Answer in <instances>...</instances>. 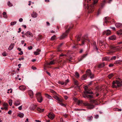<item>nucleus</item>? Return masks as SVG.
Wrapping results in <instances>:
<instances>
[{"label": "nucleus", "instance_id": "f257e3e1", "mask_svg": "<svg viewBox=\"0 0 122 122\" xmlns=\"http://www.w3.org/2000/svg\"><path fill=\"white\" fill-rule=\"evenodd\" d=\"M98 2V0H95L94 1L93 3L90 5L88 4L87 5V8L88 10V13H92L93 11L94 5L97 3Z\"/></svg>", "mask_w": 122, "mask_h": 122}, {"label": "nucleus", "instance_id": "f03ea898", "mask_svg": "<svg viewBox=\"0 0 122 122\" xmlns=\"http://www.w3.org/2000/svg\"><path fill=\"white\" fill-rule=\"evenodd\" d=\"M93 93V92L90 91L88 89V90L85 91L84 92V93L83 95V97L86 98H92L93 97V96L87 94H92Z\"/></svg>", "mask_w": 122, "mask_h": 122}, {"label": "nucleus", "instance_id": "7ed1b4c3", "mask_svg": "<svg viewBox=\"0 0 122 122\" xmlns=\"http://www.w3.org/2000/svg\"><path fill=\"white\" fill-rule=\"evenodd\" d=\"M36 97L38 101L39 102H41L43 101V98L41 95V93L38 92L36 94Z\"/></svg>", "mask_w": 122, "mask_h": 122}, {"label": "nucleus", "instance_id": "20e7f679", "mask_svg": "<svg viewBox=\"0 0 122 122\" xmlns=\"http://www.w3.org/2000/svg\"><path fill=\"white\" fill-rule=\"evenodd\" d=\"M86 74L89 76L91 78H92L94 77V75L92 73L90 70L89 69L87 70L86 71Z\"/></svg>", "mask_w": 122, "mask_h": 122}, {"label": "nucleus", "instance_id": "39448f33", "mask_svg": "<svg viewBox=\"0 0 122 122\" xmlns=\"http://www.w3.org/2000/svg\"><path fill=\"white\" fill-rule=\"evenodd\" d=\"M73 26V25L71 24L70 25H66L65 27V28L67 29L66 30H70L72 29Z\"/></svg>", "mask_w": 122, "mask_h": 122}, {"label": "nucleus", "instance_id": "423d86ee", "mask_svg": "<svg viewBox=\"0 0 122 122\" xmlns=\"http://www.w3.org/2000/svg\"><path fill=\"white\" fill-rule=\"evenodd\" d=\"M48 116L50 119L53 120L54 117L55 115L52 112H50Z\"/></svg>", "mask_w": 122, "mask_h": 122}, {"label": "nucleus", "instance_id": "0eeeda50", "mask_svg": "<svg viewBox=\"0 0 122 122\" xmlns=\"http://www.w3.org/2000/svg\"><path fill=\"white\" fill-rule=\"evenodd\" d=\"M117 81H113L112 83V87L113 88H117L118 87L117 86Z\"/></svg>", "mask_w": 122, "mask_h": 122}, {"label": "nucleus", "instance_id": "6e6552de", "mask_svg": "<svg viewBox=\"0 0 122 122\" xmlns=\"http://www.w3.org/2000/svg\"><path fill=\"white\" fill-rule=\"evenodd\" d=\"M69 31H66L65 33H63L61 37V39H63L65 38L67 36V34L68 33Z\"/></svg>", "mask_w": 122, "mask_h": 122}, {"label": "nucleus", "instance_id": "1a4fd4ad", "mask_svg": "<svg viewBox=\"0 0 122 122\" xmlns=\"http://www.w3.org/2000/svg\"><path fill=\"white\" fill-rule=\"evenodd\" d=\"M115 25L117 28H122V24L121 23H117L115 24Z\"/></svg>", "mask_w": 122, "mask_h": 122}, {"label": "nucleus", "instance_id": "9d476101", "mask_svg": "<svg viewBox=\"0 0 122 122\" xmlns=\"http://www.w3.org/2000/svg\"><path fill=\"white\" fill-rule=\"evenodd\" d=\"M8 104L4 102L3 103V106L5 110H8Z\"/></svg>", "mask_w": 122, "mask_h": 122}, {"label": "nucleus", "instance_id": "9b49d317", "mask_svg": "<svg viewBox=\"0 0 122 122\" xmlns=\"http://www.w3.org/2000/svg\"><path fill=\"white\" fill-rule=\"evenodd\" d=\"M28 92L30 97L31 98H32L33 97V91L31 90H30L28 91Z\"/></svg>", "mask_w": 122, "mask_h": 122}, {"label": "nucleus", "instance_id": "f8f14e48", "mask_svg": "<svg viewBox=\"0 0 122 122\" xmlns=\"http://www.w3.org/2000/svg\"><path fill=\"white\" fill-rule=\"evenodd\" d=\"M103 35L106 34L107 36H108L110 35L111 34L110 31H104L103 32Z\"/></svg>", "mask_w": 122, "mask_h": 122}, {"label": "nucleus", "instance_id": "ddd939ff", "mask_svg": "<svg viewBox=\"0 0 122 122\" xmlns=\"http://www.w3.org/2000/svg\"><path fill=\"white\" fill-rule=\"evenodd\" d=\"M116 38V37L115 36L113 35L109 37V39L111 40H115Z\"/></svg>", "mask_w": 122, "mask_h": 122}, {"label": "nucleus", "instance_id": "4468645a", "mask_svg": "<svg viewBox=\"0 0 122 122\" xmlns=\"http://www.w3.org/2000/svg\"><path fill=\"white\" fill-rule=\"evenodd\" d=\"M55 62L53 61H51L50 62H46L45 64L46 65H51L54 64Z\"/></svg>", "mask_w": 122, "mask_h": 122}, {"label": "nucleus", "instance_id": "2eb2a0df", "mask_svg": "<svg viewBox=\"0 0 122 122\" xmlns=\"http://www.w3.org/2000/svg\"><path fill=\"white\" fill-rule=\"evenodd\" d=\"M19 88L20 90L23 91L26 89V87L25 86H19Z\"/></svg>", "mask_w": 122, "mask_h": 122}, {"label": "nucleus", "instance_id": "dca6fc26", "mask_svg": "<svg viewBox=\"0 0 122 122\" xmlns=\"http://www.w3.org/2000/svg\"><path fill=\"white\" fill-rule=\"evenodd\" d=\"M53 97L57 100L58 101L60 102H61L62 101V100L61 99L59 98L58 97L56 96H55Z\"/></svg>", "mask_w": 122, "mask_h": 122}, {"label": "nucleus", "instance_id": "f3484780", "mask_svg": "<svg viewBox=\"0 0 122 122\" xmlns=\"http://www.w3.org/2000/svg\"><path fill=\"white\" fill-rule=\"evenodd\" d=\"M31 16L33 18H36L37 15V14L36 12H33L31 15Z\"/></svg>", "mask_w": 122, "mask_h": 122}, {"label": "nucleus", "instance_id": "a211bd4d", "mask_svg": "<svg viewBox=\"0 0 122 122\" xmlns=\"http://www.w3.org/2000/svg\"><path fill=\"white\" fill-rule=\"evenodd\" d=\"M15 45V44L14 43L11 44L9 46L8 49L9 50H12Z\"/></svg>", "mask_w": 122, "mask_h": 122}, {"label": "nucleus", "instance_id": "6ab92c4d", "mask_svg": "<svg viewBox=\"0 0 122 122\" xmlns=\"http://www.w3.org/2000/svg\"><path fill=\"white\" fill-rule=\"evenodd\" d=\"M20 104V102L19 100H17L14 103L15 105L16 106H17Z\"/></svg>", "mask_w": 122, "mask_h": 122}, {"label": "nucleus", "instance_id": "aec40b11", "mask_svg": "<svg viewBox=\"0 0 122 122\" xmlns=\"http://www.w3.org/2000/svg\"><path fill=\"white\" fill-rule=\"evenodd\" d=\"M87 76L86 74H84L81 76V79L82 80H85L86 79Z\"/></svg>", "mask_w": 122, "mask_h": 122}, {"label": "nucleus", "instance_id": "412c9836", "mask_svg": "<svg viewBox=\"0 0 122 122\" xmlns=\"http://www.w3.org/2000/svg\"><path fill=\"white\" fill-rule=\"evenodd\" d=\"M45 96L49 99H52V97L46 93L45 94Z\"/></svg>", "mask_w": 122, "mask_h": 122}, {"label": "nucleus", "instance_id": "4be33fe9", "mask_svg": "<svg viewBox=\"0 0 122 122\" xmlns=\"http://www.w3.org/2000/svg\"><path fill=\"white\" fill-rule=\"evenodd\" d=\"M117 82L118 84H117L118 87H119L121 86L122 85V82L121 81H117Z\"/></svg>", "mask_w": 122, "mask_h": 122}, {"label": "nucleus", "instance_id": "5701e85b", "mask_svg": "<svg viewBox=\"0 0 122 122\" xmlns=\"http://www.w3.org/2000/svg\"><path fill=\"white\" fill-rule=\"evenodd\" d=\"M94 107V105L89 104L88 107V108L89 109H93Z\"/></svg>", "mask_w": 122, "mask_h": 122}, {"label": "nucleus", "instance_id": "b1692460", "mask_svg": "<svg viewBox=\"0 0 122 122\" xmlns=\"http://www.w3.org/2000/svg\"><path fill=\"white\" fill-rule=\"evenodd\" d=\"M122 62V60H118L116 61L114 63V64H120V62Z\"/></svg>", "mask_w": 122, "mask_h": 122}, {"label": "nucleus", "instance_id": "393cba45", "mask_svg": "<svg viewBox=\"0 0 122 122\" xmlns=\"http://www.w3.org/2000/svg\"><path fill=\"white\" fill-rule=\"evenodd\" d=\"M105 66V64L104 63H102L100 64L99 65V68H101Z\"/></svg>", "mask_w": 122, "mask_h": 122}, {"label": "nucleus", "instance_id": "a878e982", "mask_svg": "<svg viewBox=\"0 0 122 122\" xmlns=\"http://www.w3.org/2000/svg\"><path fill=\"white\" fill-rule=\"evenodd\" d=\"M37 110L40 112H42L44 111V109H41L40 108L38 107L37 108Z\"/></svg>", "mask_w": 122, "mask_h": 122}, {"label": "nucleus", "instance_id": "bb28decb", "mask_svg": "<svg viewBox=\"0 0 122 122\" xmlns=\"http://www.w3.org/2000/svg\"><path fill=\"white\" fill-rule=\"evenodd\" d=\"M114 75V73H111L108 76V77L110 79Z\"/></svg>", "mask_w": 122, "mask_h": 122}, {"label": "nucleus", "instance_id": "cd10ccee", "mask_svg": "<svg viewBox=\"0 0 122 122\" xmlns=\"http://www.w3.org/2000/svg\"><path fill=\"white\" fill-rule=\"evenodd\" d=\"M26 35L27 36L30 35V36H33L32 34L29 31H28L26 33Z\"/></svg>", "mask_w": 122, "mask_h": 122}, {"label": "nucleus", "instance_id": "c85d7f7f", "mask_svg": "<svg viewBox=\"0 0 122 122\" xmlns=\"http://www.w3.org/2000/svg\"><path fill=\"white\" fill-rule=\"evenodd\" d=\"M117 33L118 35H121L122 34V31H117Z\"/></svg>", "mask_w": 122, "mask_h": 122}, {"label": "nucleus", "instance_id": "c756f323", "mask_svg": "<svg viewBox=\"0 0 122 122\" xmlns=\"http://www.w3.org/2000/svg\"><path fill=\"white\" fill-rule=\"evenodd\" d=\"M109 18L108 17H106L104 19V21L105 23H107L108 21V20L109 19Z\"/></svg>", "mask_w": 122, "mask_h": 122}, {"label": "nucleus", "instance_id": "7c9ffc66", "mask_svg": "<svg viewBox=\"0 0 122 122\" xmlns=\"http://www.w3.org/2000/svg\"><path fill=\"white\" fill-rule=\"evenodd\" d=\"M75 76L76 77L78 78L79 77V74L76 71L75 72Z\"/></svg>", "mask_w": 122, "mask_h": 122}, {"label": "nucleus", "instance_id": "2f4dec72", "mask_svg": "<svg viewBox=\"0 0 122 122\" xmlns=\"http://www.w3.org/2000/svg\"><path fill=\"white\" fill-rule=\"evenodd\" d=\"M83 104L84 106H87V107L89 105V104L87 102H84L83 103Z\"/></svg>", "mask_w": 122, "mask_h": 122}, {"label": "nucleus", "instance_id": "473e14b6", "mask_svg": "<svg viewBox=\"0 0 122 122\" xmlns=\"http://www.w3.org/2000/svg\"><path fill=\"white\" fill-rule=\"evenodd\" d=\"M9 104L10 106H11L12 105V101L11 100H10L9 101Z\"/></svg>", "mask_w": 122, "mask_h": 122}, {"label": "nucleus", "instance_id": "72a5a7b5", "mask_svg": "<svg viewBox=\"0 0 122 122\" xmlns=\"http://www.w3.org/2000/svg\"><path fill=\"white\" fill-rule=\"evenodd\" d=\"M7 4L8 5L9 7H11L13 6V5L12 3H11L9 1H8L7 3Z\"/></svg>", "mask_w": 122, "mask_h": 122}, {"label": "nucleus", "instance_id": "f704fd0d", "mask_svg": "<svg viewBox=\"0 0 122 122\" xmlns=\"http://www.w3.org/2000/svg\"><path fill=\"white\" fill-rule=\"evenodd\" d=\"M24 116V114L22 113H20L19 114V116L20 117H22Z\"/></svg>", "mask_w": 122, "mask_h": 122}, {"label": "nucleus", "instance_id": "c9c22d12", "mask_svg": "<svg viewBox=\"0 0 122 122\" xmlns=\"http://www.w3.org/2000/svg\"><path fill=\"white\" fill-rule=\"evenodd\" d=\"M82 103V101H81V100H78L77 103V104L78 105H80L81 104V103Z\"/></svg>", "mask_w": 122, "mask_h": 122}, {"label": "nucleus", "instance_id": "e433bc0d", "mask_svg": "<svg viewBox=\"0 0 122 122\" xmlns=\"http://www.w3.org/2000/svg\"><path fill=\"white\" fill-rule=\"evenodd\" d=\"M63 45V43H61V44L59 45L58 46V47H57V49L58 50L57 51H60L61 50L59 49V48L62 45Z\"/></svg>", "mask_w": 122, "mask_h": 122}, {"label": "nucleus", "instance_id": "4c0bfd02", "mask_svg": "<svg viewBox=\"0 0 122 122\" xmlns=\"http://www.w3.org/2000/svg\"><path fill=\"white\" fill-rule=\"evenodd\" d=\"M56 36L54 35L52 36L51 38V39L52 40H53L56 38Z\"/></svg>", "mask_w": 122, "mask_h": 122}, {"label": "nucleus", "instance_id": "58836bf2", "mask_svg": "<svg viewBox=\"0 0 122 122\" xmlns=\"http://www.w3.org/2000/svg\"><path fill=\"white\" fill-rule=\"evenodd\" d=\"M58 83L59 84H60L61 85H65V82L63 81H59L58 82Z\"/></svg>", "mask_w": 122, "mask_h": 122}, {"label": "nucleus", "instance_id": "ea45409f", "mask_svg": "<svg viewBox=\"0 0 122 122\" xmlns=\"http://www.w3.org/2000/svg\"><path fill=\"white\" fill-rule=\"evenodd\" d=\"M74 83L76 85H78V81L76 80H74Z\"/></svg>", "mask_w": 122, "mask_h": 122}, {"label": "nucleus", "instance_id": "a19ab883", "mask_svg": "<svg viewBox=\"0 0 122 122\" xmlns=\"http://www.w3.org/2000/svg\"><path fill=\"white\" fill-rule=\"evenodd\" d=\"M116 58V56H114L113 57H112L111 58L110 60H115Z\"/></svg>", "mask_w": 122, "mask_h": 122}, {"label": "nucleus", "instance_id": "79ce46f5", "mask_svg": "<svg viewBox=\"0 0 122 122\" xmlns=\"http://www.w3.org/2000/svg\"><path fill=\"white\" fill-rule=\"evenodd\" d=\"M16 23V21H15L14 22H11L10 25H15Z\"/></svg>", "mask_w": 122, "mask_h": 122}, {"label": "nucleus", "instance_id": "37998d69", "mask_svg": "<svg viewBox=\"0 0 122 122\" xmlns=\"http://www.w3.org/2000/svg\"><path fill=\"white\" fill-rule=\"evenodd\" d=\"M88 86H85L84 87V90H85L84 92H85V91L87 90H88Z\"/></svg>", "mask_w": 122, "mask_h": 122}, {"label": "nucleus", "instance_id": "c03bdc74", "mask_svg": "<svg viewBox=\"0 0 122 122\" xmlns=\"http://www.w3.org/2000/svg\"><path fill=\"white\" fill-rule=\"evenodd\" d=\"M3 56H5L7 55V54L5 52H4L2 54Z\"/></svg>", "mask_w": 122, "mask_h": 122}, {"label": "nucleus", "instance_id": "a18cd8bd", "mask_svg": "<svg viewBox=\"0 0 122 122\" xmlns=\"http://www.w3.org/2000/svg\"><path fill=\"white\" fill-rule=\"evenodd\" d=\"M40 54V53L36 51L34 52V54L36 55H39Z\"/></svg>", "mask_w": 122, "mask_h": 122}, {"label": "nucleus", "instance_id": "49530a36", "mask_svg": "<svg viewBox=\"0 0 122 122\" xmlns=\"http://www.w3.org/2000/svg\"><path fill=\"white\" fill-rule=\"evenodd\" d=\"M69 82V79H67L65 82V85H66L68 82Z\"/></svg>", "mask_w": 122, "mask_h": 122}, {"label": "nucleus", "instance_id": "de8ad7c7", "mask_svg": "<svg viewBox=\"0 0 122 122\" xmlns=\"http://www.w3.org/2000/svg\"><path fill=\"white\" fill-rule=\"evenodd\" d=\"M102 60L103 61H107L108 60V59L107 57H105L103 58Z\"/></svg>", "mask_w": 122, "mask_h": 122}, {"label": "nucleus", "instance_id": "09e8293b", "mask_svg": "<svg viewBox=\"0 0 122 122\" xmlns=\"http://www.w3.org/2000/svg\"><path fill=\"white\" fill-rule=\"evenodd\" d=\"M93 118V117L92 116H91L90 117H88V119L89 120H90L91 119H92Z\"/></svg>", "mask_w": 122, "mask_h": 122}, {"label": "nucleus", "instance_id": "8fccbe9b", "mask_svg": "<svg viewBox=\"0 0 122 122\" xmlns=\"http://www.w3.org/2000/svg\"><path fill=\"white\" fill-rule=\"evenodd\" d=\"M28 48L29 50H30L32 49V47L31 46H30L28 47Z\"/></svg>", "mask_w": 122, "mask_h": 122}, {"label": "nucleus", "instance_id": "3c124183", "mask_svg": "<svg viewBox=\"0 0 122 122\" xmlns=\"http://www.w3.org/2000/svg\"><path fill=\"white\" fill-rule=\"evenodd\" d=\"M101 13V10L100 9H99L98 10L97 15H98Z\"/></svg>", "mask_w": 122, "mask_h": 122}, {"label": "nucleus", "instance_id": "603ef678", "mask_svg": "<svg viewBox=\"0 0 122 122\" xmlns=\"http://www.w3.org/2000/svg\"><path fill=\"white\" fill-rule=\"evenodd\" d=\"M23 54V52L22 51H21L19 53V54L20 55H22Z\"/></svg>", "mask_w": 122, "mask_h": 122}, {"label": "nucleus", "instance_id": "864d4df0", "mask_svg": "<svg viewBox=\"0 0 122 122\" xmlns=\"http://www.w3.org/2000/svg\"><path fill=\"white\" fill-rule=\"evenodd\" d=\"M22 105H21V106H20V107H18V108L19 109V110H21L22 109Z\"/></svg>", "mask_w": 122, "mask_h": 122}, {"label": "nucleus", "instance_id": "5fc2aeb1", "mask_svg": "<svg viewBox=\"0 0 122 122\" xmlns=\"http://www.w3.org/2000/svg\"><path fill=\"white\" fill-rule=\"evenodd\" d=\"M113 66H114L113 64H109V66L110 67H112Z\"/></svg>", "mask_w": 122, "mask_h": 122}, {"label": "nucleus", "instance_id": "6e6d98bb", "mask_svg": "<svg viewBox=\"0 0 122 122\" xmlns=\"http://www.w3.org/2000/svg\"><path fill=\"white\" fill-rule=\"evenodd\" d=\"M90 102H93V103H94V102H95V101L94 100H90Z\"/></svg>", "mask_w": 122, "mask_h": 122}, {"label": "nucleus", "instance_id": "4d7b16f0", "mask_svg": "<svg viewBox=\"0 0 122 122\" xmlns=\"http://www.w3.org/2000/svg\"><path fill=\"white\" fill-rule=\"evenodd\" d=\"M24 59V57H22L19 59V61H21V60H23Z\"/></svg>", "mask_w": 122, "mask_h": 122}, {"label": "nucleus", "instance_id": "13d9d810", "mask_svg": "<svg viewBox=\"0 0 122 122\" xmlns=\"http://www.w3.org/2000/svg\"><path fill=\"white\" fill-rule=\"evenodd\" d=\"M99 117V115H96L95 116V117L96 119L98 118Z\"/></svg>", "mask_w": 122, "mask_h": 122}, {"label": "nucleus", "instance_id": "bf43d9fd", "mask_svg": "<svg viewBox=\"0 0 122 122\" xmlns=\"http://www.w3.org/2000/svg\"><path fill=\"white\" fill-rule=\"evenodd\" d=\"M36 51H37L38 52L40 53L41 51V50L40 49H37Z\"/></svg>", "mask_w": 122, "mask_h": 122}, {"label": "nucleus", "instance_id": "052dcab7", "mask_svg": "<svg viewBox=\"0 0 122 122\" xmlns=\"http://www.w3.org/2000/svg\"><path fill=\"white\" fill-rule=\"evenodd\" d=\"M12 112V111L10 110L8 112V113L9 114H11Z\"/></svg>", "mask_w": 122, "mask_h": 122}, {"label": "nucleus", "instance_id": "680f3d73", "mask_svg": "<svg viewBox=\"0 0 122 122\" xmlns=\"http://www.w3.org/2000/svg\"><path fill=\"white\" fill-rule=\"evenodd\" d=\"M23 19L22 18H20L19 19V21L20 22H22V21Z\"/></svg>", "mask_w": 122, "mask_h": 122}, {"label": "nucleus", "instance_id": "e2e57ef3", "mask_svg": "<svg viewBox=\"0 0 122 122\" xmlns=\"http://www.w3.org/2000/svg\"><path fill=\"white\" fill-rule=\"evenodd\" d=\"M46 23L47 24V26H49V25H50V23H49V22H48V21L46 22Z\"/></svg>", "mask_w": 122, "mask_h": 122}, {"label": "nucleus", "instance_id": "0e129e2a", "mask_svg": "<svg viewBox=\"0 0 122 122\" xmlns=\"http://www.w3.org/2000/svg\"><path fill=\"white\" fill-rule=\"evenodd\" d=\"M110 47L111 49H114L115 48V47L112 46H111Z\"/></svg>", "mask_w": 122, "mask_h": 122}, {"label": "nucleus", "instance_id": "69168bd1", "mask_svg": "<svg viewBox=\"0 0 122 122\" xmlns=\"http://www.w3.org/2000/svg\"><path fill=\"white\" fill-rule=\"evenodd\" d=\"M64 97L65 99L66 100L68 98V97L67 96H64Z\"/></svg>", "mask_w": 122, "mask_h": 122}, {"label": "nucleus", "instance_id": "338daca9", "mask_svg": "<svg viewBox=\"0 0 122 122\" xmlns=\"http://www.w3.org/2000/svg\"><path fill=\"white\" fill-rule=\"evenodd\" d=\"M32 68L33 70H35L36 69V67H34L33 66H32Z\"/></svg>", "mask_w": 122, "mask_h": 122}, {"label": "nucleus", "instance_id": "774afa93", "mask_svg": "<svg viewBox=\"0 0 122 122\" xmlns=\"http://www.w3.org/2000/svg\"><path fill=\"white\" fill-rule=\"evenodd\" d=\"M110 28H111L112 29V30H115V28L114 27H111Z\"/></svg>", "mask_w": 122, "mask_h": 122}]
</instances>
